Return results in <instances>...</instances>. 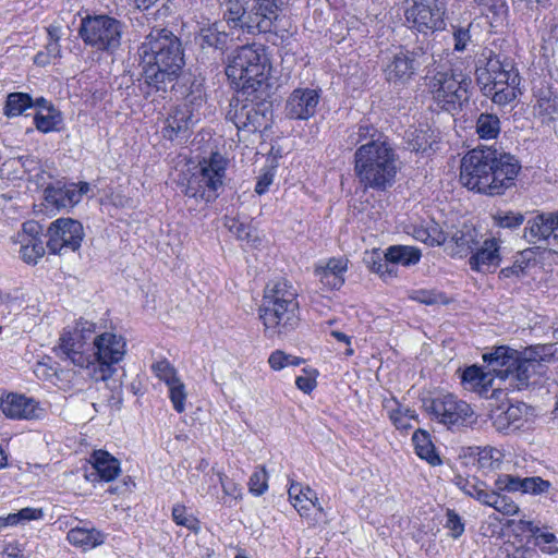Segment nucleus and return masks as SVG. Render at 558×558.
<instances>
[{"label":"nucleus","mask_w":558,"mask_h":558,"mask_svg":"<svg viewBox=\"0 0 558 558\" xmlns=\"http://www.w3.org/2000/svg\"><path fill=\"white\" fill-rule=\"evenodd\" d=\"M517 87H504L501 90H490V94H487L486 97L490 98L494 104L498 106H506L509 102L513 101L517 98Z\"/></svg>","instance_id":"nucleus-58"},{"label":"nucleus","mask_w":558,"mask_h":558,"mask_svg":"<svg viewBox=\"0 0 558 558\" xmlns=\"http://www.w3.org/2000/svg\"><path fill=\"white\" fill-rule=\"evenodd\" d=\"M0 409L7 417L12 420H37L45 413L39 402L19 393H10L2 398Z\"/></svg>","instance_id":"nucleus-18"},{"label":"nucleus","mask_w":558,"mask_h":558,"mask_svg":"<svg viewBox=\"0 0 558 558\" xmlns=\"http://www.w3.org/2000/svg\"><path fill=\"white\" fill-rule=\"evenodd\" d=\"M228 117L239 130H247L246 102L241 106L236 104L233 109L229 111Z\"/></svg>","instance_id":"nucleus-63"},{"label":"nucleus","mask_w":558,"mask_h":558,"mask_svg":"<svg viewBox=\"0 0 558 558\" xmlns=\"http://www.w3.org/2000/svg\"><path fill=\"white\" fill-rule=\"evenodd\" d=\"M225 226L241 241L254 243L257 240V236L253 234V228L235 218L226 217Z\"/></svg>","instance_id":"nucleus-48"},{"label":"nucleus","mask_w":558,"mask_h":558,"mask_svg":"<svg viewBox=\"0 0 558 558\" xmlns=\"http://www.w3.org/2000/svg\"><path fill=\"white\" fill-rule=\"evenodd\" d=\"M386 257L391 264L410 266L418 263L421 252L413 246L393 245L387 248Z\"/></svg>","instance_id":"nucleus-40"},{"label":"nucleus","mask_w":558,"mask_h":558,"mask_svg":"<svg viewBox=\"0 0 558 558\" xmlns=\"http://www.w3.org/2000/svg\"><path fill=\"white\" fill-rule=\"evenodd\" d=\"M196 40L203 50L213 48L222 52L229 47L233 36L226 31V25L222 22H216L201 28Z\"/></svg>","instance_id":"nucleus-24"},{"label":"nucleus","mask_w":558,"mask_h":558,"mask_svg":"<svg viewBox=\"0 0 558 558\" xmlns=\"http://www.w3.org/2000/svg\"><path fill=\"white\" fill-rule=\"evenodd\" d=\"M169 389V398L173 405V409L178 413H182L185 411V401L187 398L185 385L181 379H178V383H173L167 386Z\"/></svg>","instance_id":"nucleus-51"},{"label":"nucleus","mask_w":558,"mask_h":558,"mask_svg":"<svg viewBox=\"0 0 558 558\" xmlns=\"http://www.w3.org/2000/svg\"><path fill=\"white\" fill-rule=\"evenodd\" d=\"M404 17L410 28L420 33L441 29L445 7L439 0H403Z\"/></svg>","instance_id":"nucleus-14"},{"label":"nucleus","mask_w":558,"mask_h":558,"mask_svg":"<svg viewBox=\"0 0 558 558\" xmlns=\"http://www.w3.org/2000/svg\"><path fill=\"white\" fill-rule=\"evenodd\" d=\"M502 453L494 447H485L478 452V462L483 468H495L502 459Z\"/></svg>","instance_id":"nucleus-56"},{"label":"nucleus","mask_w":558,"mask_h":558,"mask_svg":"<svg viewBox=\"0 0 558 558\" xmlns=\"http://www.w3.org/2000/svg\"><path fill=\"white\" fill-rule=\"evenodd\" d=\"M94 332L95 325L83 319L73 326L65 327L56 348L57 355L64 361H70L75 366L87 368L90 365L87 341Z\"/></svg>","instance_id":"nucleus-11"},{"label":"nucleus","mask_w":558,"mask_h":558,"mask_svg":"<svg viewBox=\"0 0 558 558\" xmlns=\"http://www.w3.org/2000/svg\"><path fill=\"white\" fill-rule=\"evenodd\" d=\"M527 415V405L525 403L511 404L505 412L495 420L497 429H518L524 417Z\"/></svg>","instance_id":"nucleus-34"},{"label":"nucleus","mask_w":558,"mask_h":558,"mask_svg":"<svg viewBox=\"0 0 558 558\" xmlns=\"http://www.w3.org/2000/svg\"><path fill=\"white\" fill-rule=\"evenodd\" d=\"M368 263L371 264L372 271L381 277L395 275V269L390 266L391 263L387 259L386 253L384 254V257H381L379 253L374 252Z\"/></svg>","instance_id":"nucleus-55"},{"label":"nucleus","mask_w":558,"mask_h":558,"mask_svg":"<svg viewBox=\"0 0 558 558\" xmlns=\"http://www.w3.org/2000/svg\"><path fill=\"white\" fill-rule=\"evenodd\" d=\"M145 84L156 90H167L184 64L180 39L168 29H154L138 48Z\"/></svg>","instance_id":"nucleus-2"},{"label":"nucleus","mask_w":558,"mask_h":558,"mask_svg":"<svg viewBox=\"0 0 558 558\" xmlns=\"http://www.w3.org/2000/svg\"><path fill=\"white\" fill-rule=\"evenodd\" d=\"M471 43V34L469 28L459 27L453 32V49L462 52L466 50Z\"/></svg>","instance_id":"nucleus-64"},{"label":"nucleus","mask_w":558,"mask_h":558,"mask_svg":"<svg viewBox=\"0 0 558 558\" xmlns=\"http://www.w3.org/2000/svg\"><path fill=\"white\" fill-rule=\"evenodd\" d=\"M34 120L37 130L43 133L56 131L58 129V124L61 122L60 114L57 113L54 108H48L46 113L43 111L37 112Z\"/></svg>","instance_id":"nucleus-47"},{"label":"nucleus","mask_w":558,"mask_h":558,"mask_svg":"<svg viewBox=\"0 0 558 558\" xmlns=\"http://www.w3.org/2000/svg\"><path fill=\"white\" fill-rule=\"evenodd\" d=\"M151 372L167 386L178 383L180 377L173 365L167 360H160L151 364Z\"/></svg>","instance_id":"nucleus-49"},{"label":"nucleus","mask_w":558,"mask_h":558,"mask_svg":"<svg viewBox=\"0 0 558 558\" xmlns=\"http://www.w3.org/2000/svg\"><path fill=\"white\" fill-rule=\"evenodd\" d=\"M319 94L311 88H296L286 104L287 116L291 119L307 120L316 112Z\"/></svg>","instance_id":"nucleus-21"},{"label":"nucleus","mask_w":558,"mask_h":558,"mask_svg":"<svg viewBox=\"0 0 558 558\" xmlns=\"http://www.w3.org/2000/svg\"><path fill=\"white\" fill-rule=\"evenodd\" d=\"M253 99L248 102H246V116H247V131L248 132H256L260 128H266L268 118H267V111L268 106L263 102V100L266 97H263L262 99L256 98V94H253Z\"/></svg>","instance_id":"nucleus-33"},{"label":"nucleus","mask_w":558,"mask_h":558,"mask_svg":"<svg viewBox=\"0 0 558 558\" xmlns=\"http://www.w3.org/2000/svg\"><path fill=\"white\" fill-rule=\"evenodd\" d=\"M554 344H539L526 348L517 360L510 379L515 380V388L521 390L537 383V377L546 372L545 363L555 356Z\"/></svg>","instance_id":"nucleus-12"},{"label":"nucleus","mask_w":558,"mask_h":558,"mask_svg":"<svg viewBox=\"0 0 558 558\" xmlns=\"http://www.w3.org/2000/svg\"><path fill=\"white\" fill-rule=\"evenodd\" d=\"M523 494L531 495H548L551 502L558 500V488L554 487L549 481L543 480L539 476L524 477L522 480Z\"/></svg>","instance_id":"nucleus-38"},{"label":"nucleus","mask_w":558,"mask_h":558,"mask_svg":"<svg viewBox=\"0 0 558 558\" xmlns=\"http://www.w3.org/2000/svg\"><path fill=\"white\" fill-rule=\"evenodd\" d=\"M369 125H360L356 143L361 144L354 154V170L365 187L384 191L390 187L399 170V160L393 148L379 138Z\"/></svg>","instance_id":"nucleus-3"},{"label":"nucleus","mask_w":558,"mask_h":558,"mask_svg":"<svg viewBox=\"0 0 558 558\" xmlns=\"http://www.w3.org/2000/svg\"><path fill=\"white\" fill-rule=\"evenodd\" d=\"M83 225L72 218H59L52 221L47 230V247L53 254L75 252L84 239Z\"/></svg>","instance_id":"nucleus-15"},{"label":"nucleus","mask_w":558,"mask_h":558,"mask_svg":"<svg viewBox=\"0 0 558 558\" xmlns=\"http://www.w3.org/2000/svg\"><path fill=\"white\" fill-rule=\"evenodd\" d=\"M216 474H217L218 481L221 485L225 496L232 497L234 499H238L241 497V487L235 482L230 480L227 475H225L220 471H218Z\"/></svg>","instance_id":"nucleus-61"},{"label":"nucleus","mask_w":558,"mask_h":558,"mask_svg":"<svg viewBox=\"0 0 558 558\" xmlns=\"http://www.w3.org/2000/svg\"><path fill=\"white\" fill-rule=\"evenodd\" d=\"M90 463L97 476L105 482L113 481L121 472L120 461L105 450H95Z\"/></svg>","instance_id":"nucleus-29"},{"label":"nucleus","mask_w":558,"mask_h":558,"mask_svg":"<svg viewBox=\"0 0 558 558\" xmlns=\"http://www.w3.org/2000/svg\"><path fill=\"white\" fill-rule=\"evenodd\" d=\"M33 108V99L26 93H10L3 108V112L8 118L19 117L27 109Z\"/></svg>","instance_id":"nucleus-41"},{"label":"nucleus","mask_w":558,"mask_h":558,"mask_svg":"<svg viewBox=\"0 0 558 558\" xmlns=\"http://www.w3.org/2000/svg\"><path fill=\"white\" fill-rule=\"evenodd\" d=\"M288 0H251L248 24L257 33L271 32Z\"/></svg>","instance_id":"nucleus-16"},{"label":"nucleus","mask_w":558,"mask_h":558,"mask_svg":"<svg viewBox=\"0 0 558 558\" xmlns=\"http://www.w3.org/2000/svg\"><path fill=\"white\" fill-rule=\"evenodd\" d=\"M412 442L416 454L433 465L439 464L440 459L435 452L430 435L425 429H416L412 436Z\"/></svg>","instance_id":"nucleus-37"},{"label":"nucleus","mask_w":558,"mask_h":558,"mask_svg":"<svg viewBox=\"0 0 558 558\" xmlns=\"http://www.w3.org/2000/svg\"><path fill=\"white\" fill-rule=\"evenodd\" d=\"M94 353L90 354L88 375L95 381H106L117 372L116 365L126 354L125 338L113 331H105L94 338Z\"/></svg>","instance_id":"nucleus-7"},{"label":"nucleus","mask_w":558,"mask_h":558,"mask_svg":"<svg viewBox=\"0 0 558 558\" xmlns=\"http://www.w3.org/2000/svg\"><path fill=\"white\" fill-rule=\"evenodd\" d=\"M348 270V259L330 258L325 265L315 268V275L323 286L328 289H340L344 283V274Z\"/></svg>","instance_id":"nucleus-25"},{"label":"nucleus","mask_w":558,"mask_h":558,"mask_svg":"<svg viewBox=\"0 0 558 558\" xmlns=\"http://www.w3.org/2000/svg\"><path fill=\"white\" fill-rule=\"evenodd\" d=\"M41 232L43 227L37 221L29 220L23 223L22 231L17 233L15 240H41L39 236Z\"/></svg>","instance_id":"nucleus-62"},{"label":"nucleus","mask_w":558,"mask_h":558,"mask_svg":"<svg viewBox=\"0 0 558 558\" xmlns=\"http://www.w3.org/2000/svg\"><path fill=\"white\" fill-rule=\"evenodd\" d=\"M423 407L426 413L439 424L448 428H459L475 423V412L472 407L451 393L438 395L425 399Z\"/></svg>","instance_id":"nucleus-9"},{"label":"nucleus","mask_w":558,"mask_h":558,"mask_svg":"<svg viewBox=\"0 0 558 558\" xmlns=\"http://www.w3.org/2000/svg\"><path fill=\"white\" fill-rule=\"evenodd\" d=\"M70 544L81 547L83 550L93 549L106 541V534L94 526L73 527L66 535Z\"/></svg>","instance_id":"nucleus-30"},{"label":"nucleus","mask_w":558,"mask_h":558,"mask_svg":"<svg viewBox=\"0 0 558 558\" xmlns=\"http://www.w3.org/2000/svg\"><path fill=\"white\" fill-rule=\"evenodd\" d=\"M533 109L535 117L539 118L543 123L549 124L558 119V96L550 90L539 92Z\"/></svg>","instance_id":"nucleus-32"},{"label":"nucleus","mask_w":558,"mask_h":558,"mask_svg":"<svg viewBox=\"0 0 558 558\" xmlns=\"http://www.w3.org/2000/svg\"><path fill=\"white\" fill-rule=\"evenodd\" d=\"M302 362L303 360L301 357L286 354L281 350L272 352L268 359V363L274 371H280L289 365L298 366Z\"/></svg>","instance_id":"nucleus-52"},{"label":"nucleus","mask_w":558,"mask_h":558,"mask_svg":"<svg viewBox=\"0 0 558 558\" xmlns=\"http://www.w3.org/2000/svg\"><path fill=\"white\" fill-rule=\"evenodd\" d=\"M270 69L262 45H245L232 52L226 75L243 95L256 94V98L262 99L268 96Z\"/></svg>","instance_id":"nucleus-5"},{"label":"nucleus","mask_w":558,"mask_h":558,"mask_svg":"<svg viewBox=\"0 0 558 558\" xmlns=\"http://www.w3.org/2000/svg\"><path fill=\"white\" fill-rule=\"evenodd\" d=\"M125 25L107 14L87 15L82 19L78 35L95 51L113 53L120 46Z\"/></svg>","instance_id":"nucleus-8"},{"label":"nucleus","mask_w":558,"mask_h":558,"mask_svg":"<svg viewBox=\"0 0 558 558\" xmlns=\"http://www.w3.org/2000/svg\"><path fill=\"white\" fill-rule=\"evenodd\" d=\"M520 170L514 156L484 147L472 149L462 158L460 180L469 190L497 196L514 185Z\"/></svg>","instance_id":"nucleus-1"},{"label":"nucleus","mask_w":558,"mask_h":558,"mask_svg":"<svg viewBox=\"0 0 558 558\" xmlns=\"http://www.w3.org/2000/svg\"><path fill=\"white\" fill-rule=\"evenodd\" d=\"M502 65L498 59L487 58L485 65H477L475 70L476 83L480 86L482 94L486 97L490 94V86L495 82L494 76L500 72Z\"/></svg>","instance_id":"nucleus-36"},{"label":"nucleus","mask_w":558,"mask_h":558,"mask_svg":"<svg viewBox=\"0 0 558 558\" xmlns=\"http://www.w3.org/2000/svg\"><path fill=\"white\" fill-rule=\"evenodd\" d=\"M556 211H536L525 223L522 238L530 244L553 241L555 245Z\"/></svg>","instance_id":"nucleus-20"},{"label":"nucleus","mask_w":558,"mask_h":558,"mask_svg":"<svg viewBox=\"0 0 558 558\" xmlns=\"http://www.w3.org/2000/svg\"><path fill=\"white\" fill-rule=\"evenodd\" d=\"M199 119V113L195 112L191 105H180L172 110L167 119L165 136L172 140L173 136L185 134Z\"/></svg>","instance_id":"nucleus-23"},{"label":"nucleus","mask_w":558,"mask_h":558,"mask_svg":"<svg viewBox=\"0 0 558 558\" xmlns=\"http://www.w3.org/2000/svg\"><path fill=\"white\" fill-rule=\"evenodd\" d=\"M384 409L397 429L408 430L412 428V421H417V414L409 407L400 404L396 398L384 401Z\"/></svg>","instance_id":"nucleus-31"},{"label":"nucleus","mask_w":558,"mask_h":558,"mask_svg":"<svg viewBox=\"0 0 558 558\" xmlns=\"http://www.w3.org/2000/svg\"><path fill=\"white\" fill-rule=\"evenodd\" d=\"M534 538V544L542 553L547 555L558 554V539L554 533L542 532L539 527L534 526L530 529Z\"/></svg>","instance_id":"nucleus-45"},{"label":"nucleus","mask_w":558,"mask_h":558,"mask_svg":"<svg viewBox=\"0 0 558 558\" xmlns=\"http://www.w3.org/2000/svg\"><path fill=\"white\" fill-rule=\"evenodd\" d=\"M425 58L426 52L421 48L414 50L399 48L390 52L385 57L381 65L385 81L395 88L404 87L414 78Z\"/></svg>","instance_id":"nucleus-13"},{"label":"nucleus","mask_w":558,"mask_h":558,"mask_svg":"<svg viewBox=\"0 0 558 558\" xmlns=\"http://www.w3.org/2000/svg\"><path fill=\"white\" fill-rule=\"evenodd\" d=\"M447 522L446 527L450 531V535L453 538L460 537L464 532V523L460 515L453 510H447Z\"/></svg>","instance_id":"nucleus-59"},{"label":"nucleus","mask_w":558,"mask_h":558,"mask_svg":"<svg viewBox=\"0 0 558 558\" xmlns=\"http://www.w3.org/2000/svg\"><path fill=\"white\" fill-rule=\"evenodd\" d=\"M457 486L468 496L475 498L476 500L487 505L492 492L486 488V485L478 481L476 477L463 478L458 476L456 478Z\"/></svg>","instance_id":"nucleus-39"},{"label":"nucleus","mask_w":558,"mask_h":558,"mask_svg":"<svg viewBox=\"0 0 558 558\" xmlns=\"http://www.w3.org/2000/svg\"><path fill=\"white\" fill-rule=\"evenodd\" d=\"M522 480L511 474H501L495 481V487L500 492H522Z\"/></svg>","instance_id":"nucleus-54"},{"label":"nucleus","mask_w":558,"mask_h":558,"mask_svg":"<svg viewBox=\"0 0 558 558\" xmlns=\"http://www.w3.org/2000/svg\"><path fill=\"white\" fill-rule=\"evenodd\" d=\"M250 492L256 496L263 495L268 488V475L264 466H259L250 477Z\"/></svg>","instance_id":"nucleus-53"},{"label":"nucleus","mask_w":558,"mask_h":558,"mask_svg":"<svg viewBox=\"0 0 558 558\" xmlns=\"http://www.w3.org/2000/svg\"><path fill=\"white\" fill-rule=\"evenodd\" d=\"M476 236L477 234L474 229L468 228L465 230L456 231L450 240H447L448 244H452L451 255L462 257L472 253L473 250L476 248Z\"/></svg>","instance_id":"nucleus-35"},{"label":"nucleus","mask_w":558,"mask_h":558,"mask_svg":"<svg viewBox=\"0 0 558 558\" xmlns=\"http://www.w3.org/2000/svg\"><path fill=\"white\" fill-rule=\"evenodd\" d=\"M461 380L465 389L476 391L485 397H488L489 388L494 384V377L489 369L484 372L476 365L466 367L462 372Z\"/></svg>","instance_id":"nucleus-27"},{"label":"nucleus","mask_w":558,"mask_h":558,"mask_svg":"<svg viewBox=\"0 0 558 558\" xmlns=\"http://www.w3.org/2000/svg\"><path fill=\"white\" fill-rule=\"evenodd\" d=\"M426 227L429 236V245L435 246L447 243L448 234L442 230V228L437 222H427Z\"/></svg>","instance_id":"nucleus-60"},{"label":"nucleus","mask_w":558,"mask_h":558,"mask_svg":"<svg viewBox=\"0 0 558 558\" xmlns=\"http://www.w3.org/2000/svg\"><path fill=\"white\" fill-rule=\"evenodd\" d=\"M490 496L492 497H489V502H487V506L493 507L506 515H514L519 512V506L508 497L500 495L495 490L492 492Z\"/></svg>","instance_id":"nucleus-50"},{"label":"nucleus","mask_w":558,"mask_h":558,"mask_svg":"<svg viewBox=\"0 0 558 558\" xmlns=\"http://www.w3.org/2000/svg\"><path fill=\"white\" fill-rule=\"evenodd\" d=\"M289 499L299 514L303 518H307L310 515L311 507L308 506V501L305 499L306 486H303L300 483L292 482L289 490Z\"/></svg>","instance_id":"nucleus-44"},{"label":"nucleus","mask_w":558,"mask_h":558,"mask_svg":"<svg viewBox=\"0 0 558 558\" xmlns=\"http://www.w3.org/2000/svg\"><path fill=\"white\" fill-rule=\"evenodd\" d=\"M172 519L178 525L185 526L190 530L195 529V525L197 523V520L192 514H189L185 506L181 504H177L173 506Z\"/></svg>","instance_id":"nucleus-57"},{"label":"nucleus","mask_w":558,"mask_h":558,"mask_svg":"<svg viewBox=\"0 0 558 558\" xmlns=\"http://www.w3.org/2000/svg\"><path fill=\"white\" fill-rule=\"evenodd\" d=\"M476 133L482 140H495L500 133V120L493 113H481L476 120Z\"/></svg>","instance_id":"nucleus-42"},{"label":"nucleus","mask_w":558,"mask_h":558,"mask_svg":"<svg viewBox=\"0 0 558 558\" xmlns=\"http://www.w3.org/2000/svg\"><path fill=\"white\" fill-rule=\"evenodd\" d=\"M87 182L61 183L48 186L45 190V199L56 208H68L78 204L83 195L89 192Z\"/></svg>","instance_id":"nucleus-17"},{"label":"nucleus","mask_w":558,"mask_h":558,"mask_svg":"<svg viewBox=\"0 0 558 558\" xmlns=\"http://www.w3.org/2000/svg\"><path fill=\"white\" fill-rule=\"evenodd\" d=\"M493 220L497 227L512 230L519 228L525 221V217L518 211L498 210L493 215Z\"/></svg>","instance_id":"nucleus-46"},{"label":"nucleus","mask_w":558,"mask_h":558,"mask_svg":"<svg viewBox=\"0 0 558 558\" xmlns=\"http://www.w3.org/2000/svg\"><path fill=\"white\" fill-rule=\"evenodd\" d=\"M227 159L219 153L199 161L195 172L187 179L184 195L187 198L202 199L206 203L215 201L219 190L223 187Z\"/></svg>","instance_id":"nucleus-6"},{"label":"nucleus","mask_w":558,"mask_h":558,"mask_svg":"<svg viewBox=\"0 0 558 558\" xmlns=\"http://www.w3.org/2000/svg\"><path fill=\"white\" fill-rule=\"evenodd\" d=\"M259 317L268 338L286 336L299 326L298 292L289 281L278 279L267 283Z\"/></svg>","instance_id":"nucleus-4"},{"label":"nucleus","mask_w":558,"mask_h":558,"mask_svg":"<svg viewBox=\"0 0 558 558\" xmlns=\"http://www.w3.org/2000/svg\"><path fill=\"white\" fill-rule=\"evenodd\" d=\"M500 263V240L496 238L486 239L482 243L477 241L469 258L471 269L477 272H494Z\"/></svg>","instance_id":"nucleus-19"},{"label":"nucleus","mask_w":558,"mask_h":558,"mask_svg":"<svg viewBox=\"0 0 558 558\" xmlns=\"http://www.w3.org/2000/svg\"><path fill=\"white\" fill-rule=\"evenodd\" d=\"M250 15V5L245 8L242 0H228L226 2L223 19L230 28H240L247 34H256L255 28L251 27V23L248 24Z\"/></svg>","instance_id":"nucleus-26"},{"label":"nucleus","mask_w":558,"mask_h":558,"mask_svg":"<svg viewBox=\"0 0 558 558\" xmlns=\"http://www.w3.org/2000/svg\"><path fill=\"white\" fill-rule=\"evenodd\" d=\"M404 138L407 148L416 153H426L433 149L434 144H437V136L427 125L409 128L405 131Z\"/></svg>","instance_id":"nucleus-28"},{"label":"nucleus","mask_w":558,"mask_h":558,"mask_svg":"<svg viewBox=\"0 0 558 558\" xmlns=\"http://www.w3.org/2000/svg\"><path fill=\"white\" fill-rule=\"evenodd\" d=\"M520 352L509 347H497L493 352L483 355L489 372L500 379H510Z\"/></svg>","instance_id":"nucleus-22"},{"label":"nucleus","mask_w":558,"mask_h":558,"mask_svg":"<svg viewBox=\"0 0 558 558\" xmlns=\"http://www.w3.org/2000/svg\"><path fill=\"white\" fill-rule=\"evenodd\" d=\"M471 80L462 73L437 72L428 81L433 99L446 111L460 109L469 100Z\"/></svg>","instance_id":"nucleus-10"},{"label":"nucleus","mask_w":558,"mask_h":558,"mask_svg":"<svg viewBox=\"0 0 558 558\" xmlns=\"http://www.w3.org/2000/svg\"><path fill=\"white\" fill-rule=\"evenodd\" d=\"M21 245L20 256L26 264L36 265L45 255V246L43 240H15Z\"/></svg>","instance_id":"nucleus-43"}]
</instances>
